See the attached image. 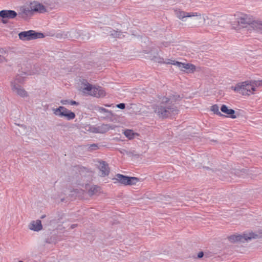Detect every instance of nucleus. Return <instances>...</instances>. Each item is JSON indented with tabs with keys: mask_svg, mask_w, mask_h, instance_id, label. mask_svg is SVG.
Wrapping results in <instances>:
<instances>
[{
	"mask_svg": "<svg viewBox=\"0 0 262 262\" xmlns=\"http://www.w3.org/2000/svg\"><path fill=\"white\" fill-rule=\"evenodd\" d=\"M251 84L253 85V91H256V88L262 86V80L250 81Z\"/></svg>",
	"mask_w": 262,
	"mask_h": 262,
	"instance_id": "5701e85b",
	"label": "nucleus"
},
{
	"mask_svg": "<svg viewBox=\"0 0 262 262\" xmlns=\"http://www.w3.org/2000/svg\"><path fill=\"white\" fill-rule=\"evenodd\" d=\"M101 188L96 186H91L88 190V194L90 196L97 194L100 192Z\"/></svg>",
	"mask_w": 262,
	"mask_h": 262,
	"instance_id": "aec40b11",
	"label": "nucleus"
},
{
	"mask_svg": "<svg viewBox=\"0 0 262 262\" xmlns=\"http://www.w3.org/2000/svg\"><path fill=\"white\" fill-rule=\"evenodd\" d=\"M3 52V50H0V53L2 54V55L0 54V63H2L7 61L5 57L2 55Z\"/></svg>",
	"mask_w": 262,
	"mask_h": 262,
	"instance_id": "c85d7f7f",
	"label": "nucleus"
},
{
	"mask_svg": "<svg viewBox=\"0 0 262 262\" xmlns=\"http://www.w3.org/2000/svg\"><path fill=\"white\" fill-rule=\"evenodd\" d=\"M28 228L30 230L36 232L41 230L42 226L41 221L37 220L36 221H31L28 225Z\"/></svg>",
	"mask_w": 262,
	"mask_h": 262,
	"instance_id": "4468645a",
	"label": "nucleus"
},
{
	"mask_svg": "<svg viewBox=\"0 0 262 262\" xmlns=\"http://www.w3.org/2000/svg\"><path fill=\"white\" fill-rule=\"evenodd\" d=\"M211 111H212L214 114L220 116H223V114L220 112L219 111V106L215 104V105H213L211 106Z\"/></svg>",
	"mask_w": 262,
	"mask_h": 262,
	"instance_id": "b1692460",
	"label": "nucleus"
},
{
	"mask_svg": "<svg viewBox=\"0 0 262 262\" xmlns=\"http://www.w3.org/2000/svg\"><path fill=\"white\" fill-rule=\"evenodd\" d=\"M82 92L85 95L97 98L103 97L105 96V91L100 86H94L89 83L84 84Z\"/></svg>",
	"mask_w": 262,
	"mask_h": 262,
	"instance_id": "20e7f679",
	"label": "nucleus"
},
{
	"mask_svg": "<svg viewBox=\"0 0 262 262\" xmlns=\"http://www.w3.org/2000/svg\"><path fill=\"white\" fill-rule=\"evenodd\" d=\"M203 253L202 252H200V253L198 254V257H199V258H201V257H203Z\"/></svg>",
	"mask_w": 262,
	"mask_h": 262,
	"instance_id": "c9c22d12",
	"label": "nucleus"
},
{
	"mask_svg": "<svg viewBox=\"0 0 262 262\" xmlns=\"http://www.w3.org/2000/svg\"><path fill=\"white\" fill-rule=\"evenodd\" d=\"M89 38V35L88 34L85 33L84 35V37H82V39H87Z\"/></svg>",
	"mask_w": 262,
	"mask_h": 262,
	"instance_id": "f704fd0d",
	"label": "nucleus"
},
{
	"mask_svg": "<svg viewBox=\"0 0 262 262\" xmlns=\"http://www.w3.org/2000/svg\"><path fill=\"white\" fill-rule=\"evenodd\" d=\"M255 18L252 16L246 14H239L235 16L236 20L231 24L232 28L239 30L242 28H246L247 26H253Z\"/></svg>",
	"mask_w": 262,
	"mask_h": 262,
	"instance_id": "f03ea898",
	"label": "nucleus"
},
{
	"mask_svg": "<svg viewBox=\"0 0 262 262\" xmlns=\"http://www.w3.org/2000/svg\"><path fill=\"white\" fill-rule=\"evenodd\" d=\"M158 62H162L166 64H173L174 65V63H176L177 61L173 60L172 59H167L165 61H158Z\"/></svg>",
	"mask_w": 262,
	"mask_h": 262,
	"instance_id": "bb28decb",
	"label": "nucleus"
},
{
	"mask_svg": "<svg viewBox=\"0 0 262 262\" xmlns=\"http://www.w3.org/2000/svg\"><path fill=\"white\" fill-rule=\"evenodd\" d=\"M125 136L129 140L133 139L136 136H138V134L135 133L133 130L130 129H126L123 132Z\"/></svg>",
	"mask_w": 262,
	"mask_h": 262,
	"instance_id": "4be33fe9",
	"label": "nucleus"
},
{
	"mask_svg": "<svg viewBox=\"0 0 262 262\" xmlns=\"http://www.w3.org/2000/svg\"><path fill=\"white\" fill-rule=\"evenodd\" d=\"M260 236V235L251 232L244 233L243 235H239L231 236L230 237V239L233 242H243L244 240L248 241L252 239H256Z\"/></svg>",
	"mask_w": 262,
	"mask_h": 262,
	"instance_id": "1a4fd4ad",
	"label": "nucleus"
},
{
	"mask_svg": "<svg viewBox=\"0 0 262 262\" xmlns=\"http://www.w3.org/2000/svg\"><path fill=\"white\" fill-rule=\"evenodd\" d=\"M185 63L177 61L174 63V66H177L181 71L184 72Z\"/></svg>",
	"mask_w": 262,
	"mask_h": 262,
	"instance_id": "a878e982",
	"label": "nucleus"
},
{
	"mask_svg": "<svg viewBox=\"0 0 262 262\" xmlns=\"http://www.w3.org/2000/svg\"><path fill=\"white\" fill-rule=\"evenodd\" d=\"M113 128V127H112V126L108 124H103L99 127L94 126L90 127V130L94 133H104Z\"/></svg>",
	"mask_w": 262,
	"mask_h": 262,
	"instance_id": "ddd939ff",
	"label": "nucleus"
},
{
	"mask_svg": "<svg viewBox=\"0 0 262 262\" xmlns=\"http://www.w3.org/2000/svg\"><path fill=\"white\" fill-rule=\"evenodd\" d=\"M76 226H77V225H76V224H72V225L71 226V229H73V228H75Z\"/></svg>",
	"mask_w": 262,
	"mask_h": 262,
	"instance_id": "e433bc0d",
	"label": "nucleus"
},
{
	"mask_svg": "<svg viewBox=\"0 0 262 262\" xmlns=\"http://www.w3.org/2000/svg\"><path fill=\"white\" fill-rule=\"evenodd\" d=\"M17 16V13L13 10H4L0 11V16L3 18H13Z\"/></svg>",
	"mask_w": 262,
	"mask_h": 262,
	"instance_id": "dca6fc26",
	"label": "nucleus"
},
{
	"mask_svg": "<svg viewBox=\"0 0 262 262\" xmlns=\"http://www.w3.org/2000/svg\"><path fill=\"white\" fill-rule=\"evenodd\" d=\"M117 107L120 109H124L125 108V104L124 103H120L117 105Z\"/></svg>",
	"mask_w": 262,
	"mask_h": 262,
	"instance_id": "473e14b6",
	"label": "nucleus"
},
{
	"mask_svg": "<svg viewBox=\"0 0 262 262\" xmlns=\"http://www.w3.org/2000/svg\"><path fill=\"white\" fill-rule=\"evenodd\" d=\"M221 111L223 113L226 114V116L228 117H230L232 119H235L237 118L235 111L232 109L229 108V107L225 104L221 106Z\"/></svg>",
	"mask_w": 262,
	"mask_h": 262,
	"instance_id": "2eb2a0df",
	"label": "nucleus"
},
{
	"mask_svg": "<svg viewBox=\"0 0 262 262\" xmlns=\"http://www.w3.org/2000/svg\"><path fill=\"white\" fill-rule=\"evenodd\" d=\"M70 100H61L60 103L63 105H67L70 104Z\"/></svg>",
	"mask_w": 262,
	"mask_h": 262,
	"instance_id": "2f4dec72",
	"label": "nucleus"
},
{
	"mask_svg": "<svg viewBox=\"0 0 262 262\" xmlns=\"http://www.w3.org/2000/svg\"><path fill=\"white\" fill-rule=\"evenodd\" d=\"M52 111L55 116L59 117H64L68 120H71L75 118L74 113L69 110L64 106H60L58 108H53Z\"/></svg>",
	"mask_w": 262,
	"mask_h": 262,
	"instance_id": "423d86ee",
	"label": "nucleus"
},
{
	"mask_svg": "<svg viewBox=\"0 0 262 262\" xmlns=\"http://www.w3.org/2000/svg\"><path fill=\"white\" fill-rule=\"evenodd\" d=\"M114 180L115 181L114 183L117 182L124 185H135L139 182L138 179L136 177H128L121 174H117L116 176V178L114 179Z\"/></svg>",
	"mask_w": 262,
	"mask_h": 262,
	"instance_id": "6e6552de",
	"label": "nucleus"
},
{
	"mask_svg": "<svg viewBox=\"0 0 262 262\" xmlns=\"http://www.w3.org/2000/svg\"><path fill=\"white\" fill-rule=\"evenodd\" d=\"M24 81V78L20 75H17L11 82V87L12 92L21 97L28 96V93L20 85Z\"/></svg>",
	"mask_w": 262,
	"mask_h": 262,
	"instance_id": "39448f33",
	"label": "nucleus"
},
{
	"mask_svg": "<svg viewBox=\"0 0 262 262\" xmlns=\"http://www.w3.org/2000/svg\"><path fill=\"white\" fill-rule=\"evenodd\" d=\"M198 13L199 14H200L201 16L204 17V18L201 19H198L196 18V16H192L191 17H193L192 21L194 22V23L195 24H196V25H199V24H201L202 23H205L206 19H207L208 18V16L207 15H206V14H201L200 13Z\"/></svg>",
	"mask_w": 262,
	"mask_h": 262,
	"instance_id": "a211bd4d",
	"label": "nucleus"
},
{
	"mask_svg": "<svg viewBox=\"0 0 262 262\" xmlns=\"http://www.w3.org/2000/svg\"><path fill=\"white\" fill-rule=\"evenodd\" d=\"M167 45H168L167 42H166V45H164V46L165 47H167Z\"/></svg>",
	"mask_w": 262,
	"mask_h": 262,
	"instance_id": "4c0bfd02",
	"label": "nucleus"
},
{
	"mask_svg": "<svg viewBox=\"0 0 262 262\" xmlns=\"http://www.w3.org/2000/svg\"><path fill=\"white\" fill-rule=\"evenodd\" d=\"M196 70V67L194 65L189 63H185V68L184 72L187 73H193Z\"/></svg>",
	"mask_w": 262,
	"mask_h": 262,
	"instance_id": "6ab92c4d",
	"label": "nucleus"
},
{
	"mask_svg": "<svg viewBox=\"0 0 262 262\" xmlns=\"http://www.w3.org/2000/svg\"><path fill=\"white\" fill-rule=\"evenodd\" d=\"M30 4L33 14L35 12L43 13L48 11L47 7L37 2L34 1L31 3Z\"/></svg>",
	"mask_w": 262,
	"mask_h": 262,
	"instance_id": "9b49d317",
	"label": "nucleus"
},
{
	"mask_svg": "<svg viewBox=\"0 0 262 262\" xmlns=\"http://www.w3.org/2000/svg\"><path fill=\"white\" fill-rule=\"evenodd\" d=\"M99 168L100 171V175L105 177L108 174L110 170L108 165L105 162H101L99 163Z\"/></svg>",
	"mask_w": 262,
	"mask_h": 262,
	"instance_id": "f3484780",
	"label": "nucleus"
},
{
	"mask_svg": "<svg viewBox=\"0 0 262 262\" xmlns=\"http://www.w3.org/2000/svg\"><path fill=\"white\" fill-rule=\"evenodd\" d=\"M155 55L154 56L152 57V59H154L156 61H162V60H163V59H162V60L161 59H159V60H158V57H157V55H158V53H157V51H156L155 53H154Z\"/></svg>",
	"mask_w": 262,
	"mask_h": 262,
	"instance_id": "7c9ffc66",
	"label": "nucleus"
},
{
	"mask_svg": "<svg viewBox=\"0 0 262 262\" xmlns=\"http://www.w3.org/2000/svg\"><path fill=\"white\" fill-rule=\"evenodd\" d=\"M18 36L19 39L22 40H29L43 38L44 35L41 33L36 32L33 30H29L19 33Z\"/></svg>",
	"mask_w": 262,
	"mask_h": 262,
	"instance_id": "0eeeda50",
	"label": "nucleus"
},
{
	"mask_svg": "<svg viewBox=\"0 0 262 262\" xmlns=\"http://www.w3.org/2000/svg\"><path fill=\"white\" fill-rule=\"evenodd\" d=\"M33 12L31 9L30 4L28 6H22L19 9L18 15L22 18H26L28 16H31Z\"/></svg>",
	"mask_w": 262,
	"mask_h": 262,
	"instance_id": "f8f14e48",
	"label": "nucleus"
},
{
	"mask_svg": "<svg viewBox=\"0 0 262 262\" xmlns=\"http://www.w3.org/2000/svg\"><path fill=\"white\" fill-rule=\"evenodd\" d=\"M20 127L25 129V128L23 126H21Z\"/></svg>",
	"mask_w": 262,
	"mask_h": 262,
	"instance_id": "58836bf2",
	"label": "nucleus"
},
{
	"mask_svg": "<svg viewBox=\"0 0 262 262\" xmlns=\"http://www.w3.org/2000/svg\"><path fill=\"white\" fill-rule=\"evenodd\" d=\"M89 148L91 150H96L98 148V145L96 144H93L90 145Z\"/></svg>",
	"mask_w": 262,
	"mask_h": 262,
	"instance_id": "c756f323",
	"label": "nucleus"
},
{
	"mask_svg": "<svg viewBox=\"0 0 262 262\" xmlns=\"http://www.w3.org/2000/svg\"><path fill=\"white\" fill-rule=\"evenodd\" d=\"M253 85L250 81H246L237 83L235 86H232L231 89L244 96H249L253 94Z\"/></svg>",
	"mask_w": 262,
	"mask_h": 262,
	"instance_id": "7ed1b4c3",
	"label": "nucleus"
},
{
	"mask_svg": "<svg viewBox=\"0 0 262 262\" xmlns=\"http://www.w3.org/2000/svg\"><path fill=\"white\" fill-rule=\"evenodd\" d=\"M96 111L100 112V113H107L108 115H112V112L108 110H106L103 107L97 106L95 107Z\"/></svg>",
	"mask_w": 262,
	"mask_h": 262,
	"instance_id": "393cba45",
	"label": "nucleus"
},
{
	"mask_svg": "<svg viewBox=\"0 0 262 262\" xmlns=\"http://www.w3.org/2000/svg\"><path fill=\"white\" fill-rule=\"evenodd\" d=\"M181 98L179 95H173L169 98L163 97L161 102L154 107L155 113L162 118L171 117L177 115L179 110L176 104Z\"/></svg>",
	"mask_w": 262,
	"mask_h": 262,
	"instance_id": "f257e3e1",
	"label": "nucleus"
},
{
	"mask_svg": "<svg viewBox=\"0 0 262 262\" xmlns=\"http://www.w3.org/2000/svg\"><path fill=\"white\" fill-rule=\"evenodd\" d=\"M252 27L257 31L262 33V20L255 19Z\"/></svg>",
	"mask_w": 262,
	"mask_h": 262,
	"instance_id": "412c9836",
	"label": "nucleus"
},
{
	"mask_svg": "<svg viewBox=\"0 0 262 262\" xmlns=\"http://www.w3.org/2000/svg\"><path fill=\"white\" fill-rule=\"evenodd\" d=\"M110 33H111V35L114 37H118L120 34V32H118L115 30H111L110 31Z\"/></svg>",
	"mask_w": 262,
	"mask_h": 262,
	"instance_id": "cd10ccee",
	"label": "nucleus"
},
{
	"mask_svg": "<svg viewBox=\"0 0 262 262\" xmlns=\"http://www.w3.org/2000/svg\"><path fill=\"white\" fill-rule=\"evenodd\" d=\"M70 105H78V103L76 101H74V100H70Z\"/></svg>",
	"mask_w": 262,
	"mask_h": 262,
	"instance_id": "72a5a7b5",
	"label": "nucleus"
},
{
	"mask_svg": "<svg viewBox=\"0 0 262 262\" xmlns=\"http://www.w3.org/2000/svg\"><path fill=\"white\" fill-rule=\"evenodd\" d=\"M174 13L178 18L182 20L185 17H191L192 16H196L198 19H201L204 18V17L199 14L198 12H186L180 9H176Z\"/></svg>",
	"mask_w": 262,
	"mask_h": 262,
	"instance_id": "9d476101",
	"label": "nucleus"
}]
</instances>
